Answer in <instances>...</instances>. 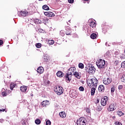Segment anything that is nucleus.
<instances>
[{
    "label": "nucleus",
    "mask_w": 125,
    "mask_h": 125,
    "mask_svg": "<svg viewBox=\"0 0 125 125\" xmlns=\"http://www.w3.org/2000/svg\"><path fill=\"white\" fill-rule=\"evenodd\" d=\"M104 57H105V58H110V57H111V56H112V55H111V54L109 52H107L104 55Z\"/></svg>",
    "instance_id": "obj_21"
},
{
    "label": "nucleus",
    "mask_w": 125,
    "mask_h": 125,
    "mask_svg": "<svg viewBox=\"0 0 125 125\" xmlns=\"http://www.w3.org/2000/svg\"><path fill=\"white\" fill-rule=\"evenodd\" d=\"M59 115L61 118H62V119H65V118H66V113H65V112H61L59 113Z\"/></svg>",
    "instance_id": "obj_18"
},
{
    "label": "nucleus",
    "mask_w": 125,
    "mask_h": 125,
    "mask_svg": "<svg viewBox=\"0 0 125 125\" xmlns=\"http://www.w3.org/2000/svg\"><path fill=\"white\" fill-rule=\"evenodd\" d=\"M3 43V42L2 40H0V45H1Z\"/></svg>",
    "instance_id": "obj_47"
},
{
    "label": "nucleus",
    "mask_w": 125,
    "mask_h": 125,
    "mask_svg": "<svg viewBox=\"0 0 125 125\" xmlns=\"http://www.w3.org/2000/svg\"><path fill=\"white\" fill-rule=\"evenodd\" d=\"M2 96H6L7 95V93L5 91L2 92Z\"/></svg>",
    "instance_id": "obj_39"
},
{
    "label": "nucleus",
    "mask_w": 125,
    "mask_h": 125,
    "mask_svg": "<svg viewBox=\"0 0 125 125\" xmlns=\"http://www.w3.org/2000/svg\"><path fill=\"white\" fill-rule=\"evenodd\" d=\"M85 71L87 72V73H88L89 75H93L94 73H95L96 69L95 67H94L93 66H91V67H85Z\"/></svg>",
    "instance_id": "obj_4"
},
{
    "label": "nucleus",
    "mask_w": 125,
    "mask_h": 125,
    "mask_svg": "<svg viewBox=\"0 0 125 125\" xmlns=\"http://www.w3.org/2000/svg\"><path fill=\"white\" fill-rule=\"evenodd\" d=\"M108 98L107 96H104V98L101 100V103L102 106H106Z\"/></svg>",
    "instance_id": "obj_10"
},
{
    "label": "nucleus",
    "mask_w": 125,
    "mask_h": 125,
    "mask_svg": "<svg viewBox=\"0 0 125 125\" xmlns=\"http://www.w3.org/2000/svg\"><path fill=\"white\" fill-rule=\"evenodd\" d=\"M117 114L119 117H122V116H124L125 115V113H123V112L121 111H117Z\"/></svg>",
    "instance_id": "obj_24"
},
{
    "label": "nucleus",
    "mask_w": 125,
    "mask_h": 125,
    "mask_svg": "<svg viewBox=\"0 0 125 125\" xmlns=\"http://www.w3.org/2000/svg\"><path fill=\"white\" fill-rule=\"evenodd\" d=\"M70 21H71L70 20H69V21H68V22H70Z\"/></svg>",
    "instance_id": "obj_54"
},
{
    "label": "nucleus",
    "mask_w": 125,
    "mask_h": 125,
    "mask_svg": "<svg viewBox=\"0 0 125 125\" xmlns=\"http://www.w3.org/2000/svg\"><path fill=\"white\" fill-rule=\"evenodd\" d=\"M36 46L37 48H41L42 47V44L41 43H38L36 44Z\"/></svg>",
    "instance_id": "obj_32"
},
{
    "label": "nucleus",
    "mask_w": 125,
    "mask_h": 125,
    "mask_svg": "<svg viewBox=\"0 0 125 125\" xmlns=\"http://www.w3.org/2000/svg\"><path fill=\"white\" fill-rule=\"evenodd\" d=\"M42 9H44V10H49V7H48L47 5H44L42 6Z\"/></svg>",
    "instance_id": "obj_27"
},
{
    "label": "nucleus",
    "mask_w": 125,
    "mask_h": 125,
    "mask_svg": "<svg viewBox=\"0 0 125 125\" xmlns=\"http://www.w3.org/2000/svg\"><path fill=\"white\" fill-rule=\"evenodd\" d=\"M22 125H26V122L25 121L23 122Z\"/></svg>",
    "instance_id": "obj_49"
},
{
    "label": "nucleus",
    "mask_w": 125,
    "mask_h": 125,
    "mask_svg": "<svg viewBox=\"0 0 125 125\" xmlns=\"http://www.w3.org/2000/svg\"><path fill=\"white\" fill-rule=\"evenodd\" d=\"M121 66L122 67V68H125V61L122 62Z\"/></svg>",
    "instance_id": "obj_38"
},
{
    "label": "nucleus",
    "mask_w": 125,
    "mask_h": 125,
    "mask_svg": "<svg viewBox=\"0 0 125 125\" xmlns=\"http://www.w3.org/2000/svg\"><path fill=\"white\" fill-rule=\"evenodd\" d=\"M34 22H35V24H42L41 20L36 19V20H35Z\"/></svg>",
    "instance_id": "obj_26"
},
{
    "label": "nucleus",
    "mask_w": 125,
    "mask_h": 125,
    "mask_svg": "<svg viewBox=\"0 0 125 125\" xmlns=\"http://www.w3.org/2000/svg\"><path fill=\"white\" fill-rule=\"evenodd\" d=\"M41 21H42V23H43L44 24H46V23H47V21H48V20H47V18L46 17H43L41 18Z\"/></svg>",
    "instance_id": "obj_17"
},
{
    "label": "nucleus",
    "mask_w": 125,
    "mask_h": 125,
    "mask_svg": "<svg viewBox=\"0 0 125 125\" xmlns=\"http://www.w3.org/2000/svg\"><path fill=\"white\" fill-rule=\"evenodd\" d=\"M111 92H115V87H113L111 88Z\"/></svg>",
    "instance_id": "obj_42"
},
{
    "label": "nucleus",
    "mask_w": 125,
    "mask_h": 125,
    "mask_svg": "<svg viewBox=\"0 0 125 125\" xmlns=\"http://www.w3.org/2000/svg\"><path fill=\"white\" fill-rule=\"evenodd\" d=\"M116 108H115V104H111L108 108V111L109 112H113V111H115Z\"/></svg>",
    "instance_id": "obj_11"
},
{
    "label": "nucleus",
    "mask_w": 125,
    "mask_h": 125,
    "mask_svg": "<svg viewBox=\"0 0 125 125\" xmlns=\"http://www.w3.org/2000/svg\"><path fill=\"white\" fill-rule=\"evenodd\" d=\"M4 111H5L4 109H0V112H4Z\"/></svg>",
    "instance_id": "obj_48"
},
{
    "label": "nucleus",
    "mask_w": 125,
    "mask_h": 125,
    "mask_svg": "<svg viewBox=\"0 0 125 125\" xmlns=\"http://www.w3.org/2000/svg\"><path fill=\"white\" fill-rule=\"evenodd\" d=\"M44 14L48 17H53L54 16V13H52V12H45Z\"/></svg>",
    "instance_id": "obj_12"
},
{
    "label": "nucleus",
    "mask_w": 125,
    "mask_h": 125,
    "mask_svg": "<svg viewBox=\"0 0 125 125\" xmlns=\"http://www.w3.org/2000/svg\"><path fill=\"white\" fill-rule=\"evenodd\" d=\"M95 102L96 104H98V103H99V99H97Z\"/></svg>",
    "instance_id": "obj_46"
},
{
    "label": "nucleus",
    "mask_w": 125,
    "mask_h": 125,
    "mask_svg": "<svg viewBox=\"0 0 125 125\" xmlns=\"http://www.w3.org/2000/svg\"><path fill=\"white\" fill-rule=\"evenodd\" d=\"M118 89L121 90V89H123V85H120L118 86Z\"/></svg>",
    "instance_id": "obj_45"
},
{
    "label": "nucleus",
    "mask_w": 125,
    "mask_h": 125,
    "mask_svg": "<svg viewBox=\"0 0 125 125\" xmlns=\"http://www.w3.org/2000/svg\"><path fill=\"white\" fill-rule=\"evenodd\" d=\"M3 122V119H0V123H2Z\"/></svg>",
    "instance_id": "obj_50"
},
{
    "label": "nucleus",
    "mask_w": 125,
    "mask_h": 125,
    "mask_svg": "<svg viewBox=\"0 0 125 125\" xmlns=\"http://www.w3.org/2000/svg\"><path fill=\"white\" fill-rule=\"evenodd\" d=\"M79 90L80 91H83L84 90V88L83 86H80L79 87Z\"/></svg>",
    "instance_id": "obj_36"
},
{
    "label": "nucleus",
    "mask_w": 125,
    "mask_h": 125,
    "mask_svg": "<svg viewBox=\"0 0 125 125\" xmlns=\"http://www.w3.org/2000/svg\"><path fill=\"white\" fill-rule=\"evenodd\" d=\"M41 104L43 107H44V106L48 105V101H43Z\"/></svg>",
    "instance_id": "obj_22"
},
{
    "label": "nucleus",
    "mask_w": 125,
    "mask_h": 125,
    "mask_svg": "<svg viewBox=\"0 0 125 125\" xmlns=\"http://www.w3.org/2000/svg\"><path fill=\"white\" fill-rule=\"evenodd\" d=\"M97 83H98V80L96 78H92L89 81L88 86L93 87H97Z\"/></svg>",
    "instance_id": "obj_3"
},
{
    "label": "nucleus",
    "mask_w": 125,
    "mask_h": 125,
    "mask_svg": "<svg viewBox=\"0 0 125 125\" xmlns=\"http://www.w3.org/2000/svg\"><path fill=\"white\" fill-rule=\"evenodd\" d=\"M104 28H103V33H104V34H105L106 31V30L105 29V28H106V26H104Z\"/></svg>",
    "instance_id": "obj_40"
},
{
    "label": "nucleus",
    "mask_w": 125,
    "mask_h": 125,
    "mask_svg": "<svg viewBox=\"0 0 125 125\" xmlns=\"http://www.w3.org/2000/svg\"><path fill=\"white\" fill-rule=\"evenodd\" d=\"M65 34L67 35V36H69L70 35H72V30H71L70 29H68L65 32Z\"/></svg>",
    "instance_id": "obj_25"
},
{
    "label": "nucleus",
    "mask_w": 125,
    "mask_h": 125,
    "mask_svg": "<svg viewBox=\"0 0 125 125\" xmlns=\"http://www.w3.org/2000/svg\"><path fill=\"white\" fill-rule=\"evenodd\" d=\"M73 76L76 77V78H77V79H81V73H80L77 71H75L74 73Z\"/></svg>",
    "instance_id": "obj_14"
},
{
    "label": "nucleus",
    "mask_w": 125,
    "mask_h": 125,
    "mask_svg": "<svg viewBox=\"0 0 125 125\" xmlns=\"http://www.w3.org/2000/svg\"><path fill=\"white\" fill-rule=\"evenodd\" d=\"M76 72V67H71L69 68L66 75H65V80L66 83H70L72 80V76L74 75V73Z\"/></svg>",
    "instance_id": "obj_1"
},
{
    "label": "nucleus",
    "mask_w": 125,
    "mask_h": 125,
    "mask_svg": "<svg viewBox=\"0 0 125 125\" xmlns=\"http://www.w3.org/2000/svg\"><path fill=\"white\" fill-rule=\"evenodd\" d=\"M51 125V122H50V121L47 120L46 122V125Z\"/></svg>",
    "instance_id": "obj_37"
},
{
    "label": "nucleus",
    "mask_w": 125,
    "mask_h": 125,
    "mask_svg": "<svg viewBox=\"0 0 125 125\" xmlns=\"http://www.w3.org/2000/svg\"><path fill=\"white\" fill-rule=\"evenodd\" d=\"M28 12L26 11H21L18 13L19 16L21 17H26V16H28Z\"/></svg>",
    "instance_id": "obj_8"
},
{
    "label": "nucleus",
    "mask_w": 125,
    "mask_h": 125,
    "mask_svg": "<svg viewBox=\"0 0 125 125\" xmlns=\"http://www.w3.org/2000/svg\"><path fill=\"white\" fill-rule=\"evenodd\" d=\"M103 83L104 84L107 85L109 84L112 83V78H104L103 79Z\"/></svg>",
    "instance_id": "obj_9"
},
{
    "label": "nucleus",
    "mask_w": 125,
    "mask_h": 125,
    "mask_svg": "<svg viewBox=\"0 0 125 125\" xmlns=\"http://www.w3.org/2000/svg\"><path fill=\"white\" fill-rule=\"evenodd\" d=\"M48 43L49 44L52 45V44H53V43H54V41L53 40H49L48 41Z\"/></svg>",
    "instance_id": "obj_33"
},
{
    "label": "nucleus",
    "mask_w": 125,
    "mask_h": 125,
    "mask_svg": "<svg viewBox=\"0 0 125 125\" xmlns=\"http://www.w3.org/2000/svg\"><path fill=\"white\" fill-rule=\"evenodd\" d=\"M57 77H59V78H62V77H63V76H64V74H63V72H62L61 71H58L57 73Z\"/></svg>",
    "instance_id": "obj_19"
},
{
    "label": "nucleus",
    "mask_w": 125,
    "mask_h": 125,
    "mask_svg": "<svg viewBox=\"0 0 125 125\" xmlns=\"http://www.w3.org/2000/svg\"><path fill=\"white\" fill-rule=\"evenodd\" d=\"M60 35L62 36V37H64V36H65V31L64 30H61L60 32Z\"/></svg>",
    "instance_id": "obj_30"
},
{
    "label": "nucleus",
    "mask_w": 125,
    "mask_h": 125,
    "mask_svg": "<svg viewBox=\"0 0 125 125\" xmlns=\"http://www.w3.org/2000/svg\"><path fill=\"white\" fill-rule=\"evenodd\" d=\"M86 112L87 113H88V114H90V109H89V108H87Z\"/></svg>",
    "instance_id": "obj_44"
},
{
    "label": "nucleus",
    "mask_w": 125,
    "mask_h": 125,
    "mask_svg": "<svg viewBox=\"0 0 125 125\" xmlns=\"http://www.w3.org/2000/svg\"><path fill=\"white\" fill-rule=\"evenodd\" d=\"M79 68L80 69H83V68H84V65H83V63H80L79 64Z\"/></svg>",
    "instance_id": "obj_31"
},
{
    "label": "nucleus",
    "mask_w": 125,
    "mask_h": 125,
    "mask_svg": "<svg viewBox=\"0 0 125 125\" xmlns=\"http://www.w3.org/2000/svg\"><path fill=\"white\" fill-rule=\"evenodd\" d=\"M76 93H77V92H76L75 91L74 92H73L71 93L72 96H73V97L76 98V95H75V94H76Z\"/></svg>",
    "instance_id": "obj_35"
},
{
    "label": "nucleus",
    "mask_w": 125,
    "mask_h": 125,
    "mask_svg": "<svg viewBox=\"0 0 125 125\" xmlns=\"http://www.w3.org/2000/svg\"><path fill=\"white\" fill-rule=\"evenodd\" d=\"M69 3H73L74 2V0H68Z\"/></svg>",
    "instance_id": "obj_43"
},
{
    "label": "nucleus",
    "mask_w": 125,
    "mask_h": 125,
    "mask_svg": "<svg viewBox=\"0 0 125 125\" xmlns=\"http://www.w3.org/2000/svg\"><path fill=\"white\" fill-rule=\"evenodd\" d=\"M105 45L107 46V42L105 43Z\"/></svg>",
    "instance_id": "obj_52"
},
{
    "label": "nucleus",
    "mask_w": 125,
    "mask_h": 125,
    "mask_svg": "<svg viewBox=\"0 0 125 125\" xmlns=\"http://www.w3.org/2000/svg\"><path fill=\"white\" fill-rule=\"evenodd\" d=\"M86 123V120L84 117H81L77 120V125H85Z\"/></svg>",
    "instance_id": "obj_6"
},
{
    "label": "nucleus",
    "mask_w": 125,
    "mask_h": 125,
    "mask_svg": "<svg viewBox=\"0 0 125 125\" xmlns=\"http://www.w3.org/2000/svg\"><path fill=\"white\" fill-rule=\"evenodd\" d=\"M63 87L61 86H56L54 88V91L58 94V95H61L63 93Z\"/></svg>",
    "instance_id": "obj_5"
},
{
    "label": "nucleus",
    "mask_w": 125,
    "mask_h": 125,
    "mask_svg": "<svg viewBox=\"0 0 125 125\" xmlns=\"http://www.w3.org/2000/svg\"><path fill=\"white\" fill-rule=\"evenodd\" d=\"M88 25H89L91 28H93V29H95L96 27V21L90 19L88 21Z\"/></svg>",
    "instance_id": "obj_7"
},
{
    "label": "nucleus",
    "mask_w": 125,
    "mask_h": 125,
    "mask_svg": "<svg viewBox=\"0 0 125 125\" xmlns=\"http://www.w3.org/2000/svg\"><path fill=\"white\" fill-rule=\"evenodd\" d=\"M95 90H96V87H92L91 90V95H92V96H93V95H94V94L95 93Z\"/></svg>",
    "instance_id": "obj_20"
},
{
    "label": "nucleus",
    "mask_w": 125,
    "mask_h": 125,
    "mask_svg": "<svg viewBox=\"0 0 125 125\" xmlns=\"http://www.w3.org/2000/svg\"><path fill=\"white\" fill-rule=\"evenodd\" d=\"M97 37V35L95 33H92L90 35V38L91 39H92V40H95V39H96Z\"/></svg>",
    "instance_id": "obj_23"
},
{
    "label": "nucleus",
    "mask_w": 125,
    "mask_h": 125,
    "mask_svg": "<svg viewBox=\"0 0 125 125\" xmlns=\"http://www.w3.org/2000/svg\"><path fill=\"white\" fill-rule=\"evenodd\" d=\"M40 1H42V0H39Z\"/></svg>",
    "instance_id": "obj_53"
},
{
    "label": "nucleus",
    "mask_w": 125,
    "mask_h": 125,
    "mask_svg": "<svg viewBox=\"0 0 125 125\" xmlns=\"http://www.w3.org/2000/svg\"><path fill=\"white\" fill-rule=\"evenodd\" d=\"M41 122H42V121H41V120H40V119H36L35 121V123L36 125H41Z\"/></svg>",
    "instance_id": "obj_29"
},
{
    "label": "nucleus",
    "mask_w": 125,
    "mask_h": 125,
    "mask_svg": "<svg viewBox=\"0 0 125 125\" xmlns=\"http://www.w3.org/2000/svg\"><path fill=\"white\" fill-rule=\"evenodd\" d=\"M98 90L100 92H104L105 90V88L103 85H100L98 87Z\"/></svg>",
    "instance_id": "obj_13"
},
{
    "label": "nucleus",
    "mask_w": 125,
    "mask_h": 125,
    "mask_svg": "<svg viewBox=\"0 0 125 125\" xmlns=\"http://www.w3.org/2000/svg\"><path fill=\"white\" fill-rule=\"evenodd\" d=\"M115 125H123V124H122V123H121L119 122H116L115 123Z\"/></svg>",
    "instance_id": "obj_41"
},
{
    "label": "nucleus",
    "mask_w": 125,
    "mask_h": 125,
    "mask_svg": "<svg viewBox=\"0 0 125 125\" xmlns=\"http://www.w3.org/2000/svg\"><path fill=\"white\" fill-rule=\"evenodd\" d=\"M42 31V29H40V31Z\"/></svg>",
    "instance_id": "obj_55"
},
{
    "label": "nucleus",
    "mask_w": 125,
    "mask_h": 125,
    "mask_svg": "<svg viewBox=\"0 0 125 125\" xmlns=\"http://www.w3.org/2000/svg\"><path fill=\"white\" fill-rule=\"evenodd\" d=\"M37 71V72L39 73V74H42L43 72V67L40 66L38 68Z\"/></svg>",
    "instance_id": "obj_15"
},
{
    "label": "nucleus",
    "mask_w": 125,
    "mask_h": 125,
    "mask_svg": "<svg viewBox=\"0 0 125 125\" xmlns=\"http://www.w3.org/2000/svg\"><path fill=\"white\" fill-rule=\"evenodd\" d=\"M85 0V1H88V0Z\"/></svg>",
    "instance_id": "obj_51"
},
{
    "label": "nucleus",
    "mask_w": 125,
    "mask_h": 125,
    "mask_svg": "<svg viewBox=\"0 0 125 125\" xmlns=\"http://www.w3.org/2000/svg\"><path fill=\"white\" fill-rule=\"evenodd\" d=\"M27 88V87L26 86H21L20 87V89L22 91V92H26Z\"/></svg>",
    "instance_id": "obj_16"
},
{
    "label": "nucleus",
    "mask_w": 125,
    "mask_h": 125,
    "mask_svg": "<svg viewBox=\"0 0 125 125\" xmlns=\"http://www.w3.org/2000/svg\"><path fill=\"white\" fill-rule=\"evenodd\" d=\"M121 81L123 83H125V74L123 75L122 78H121Z\"/></svg>",
    "instance_id": "obj_34"
},
{
    "label": "nucleus",
    "mask_w": 125,
    "mask_h": 125,
    "mask_svg": "<svg viewBox=\"0 0 125 125\" xmlns=\"http://www.w3.org/2000/svg\"><path fill=\"white\" fill-rule=\"evenodd\" d=\"M16 85V84H15L14 83H11L10 84L11 90H13V88H14V87H15Z\"/></svg>",
    "instance_id": "obj_28"
},
{
    "label": "nucleus",
    "mask_w": 125,
    "mask_h": 125,
    "mask_svg": "<svg viewBox=\"0 0 125 125\" xmlns=\"http://www.w3.org/2000/svg\"><path fill=\"white\" fill-rule=\"evenodd\" d=\"M96 65L99 69H104L105 68V61L100 59L96 62Z\"/></svg>",
    "instance_id": "obj_2"
}]
</instances>
